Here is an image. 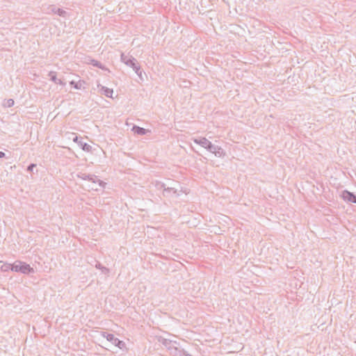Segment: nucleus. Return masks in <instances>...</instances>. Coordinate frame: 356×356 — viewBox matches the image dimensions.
Masks as SVG:
<instances>
[{
  "mask_svg": "<svg viewBox=\"0 0 356 356\" xmlns=\"http://www.w3.org/2000/svg\"><path fill=\"white\" fill-rule=\"evenodd\" d=\"M11 269L13 271L21 272L22 273H29L32 271V268L28 264L22 262L14 264Z\"/></svg>",
  "mask_w": 356,
  "mask_h": 356,
  "instance_id": "obj_1",
  "label": "nucleus"
},
{
  "mask_svg": "<svg viewBox=\"0 0 356 356\" xmlns=\"http://www.w3.org/2000/svg\"><path fill=\"white\" fill-rule=\"evenodd\" d=\"M343 197L348 201L356 203V197L351 193L346 192L343 194Z\"/></svg>",
  "mask_w": 356,
  "mask_h": 356,
  "instance_id": "obj_2",
  "label": "nucleus"
},
{
  "mask_svg": "<svg viewBox=\"0 0 356 356\" xmlns=\"http://www.w3.org/2000/svg\"><path fill=\"white\" fill-rule=\"evenodd\" d=\"M105 94L106 96H111L112 95V93H113V90H105Z\"/></svg>",
  "mask_w": 356,
  "mask_h": 356,
  "instance_id": "obj_3",
  "label": "nucleus"
},
{
  "mask_svg": "<svg viewBox=\"0 0 356 356\" xmlns=\"http://www.w3.org/2000/svg\"><path fill=\"white\" fill-rule=\"evenodd\" d=\"M137 132L139 134H143L144 131H143V129L137 128Z\"/></svg>",
  "mask_w": 356,
  "mask_h": 356,
  "instance_id": "obj_4",
  "label": "nucleus"
},
{
  "mask_svg": "<svg viewBox=\"0 0 356 356\" xmlns=\"http://www.w3.org/2000/svg\"><path fill=\"white\" fill-rule=\"evenodd\" d=\"M4 156V153L3 152H0V158Z\"/></svg>",
  "mask_w": 356,
  "mask_h": 356,
  "instance_id": "obj_5",
  "label": "nucleus"
},
{
  "mask_svg": "<svg viewBox=\"0 0 356 356\" xmlns=\"http://www.w3.org/2000/svg\"><path fill=\"white\" fill-rule=\"evenodd\" d=\"M122 344L123 345V343L122 341H119L118 346H119L120 348H121L120 346H122Z\"/></svg>",
  "mask_w": 356,
  "mask_h": 356,
  "instance_id": "obj_6",
  "label": "nucleus"
}]
</instances>
